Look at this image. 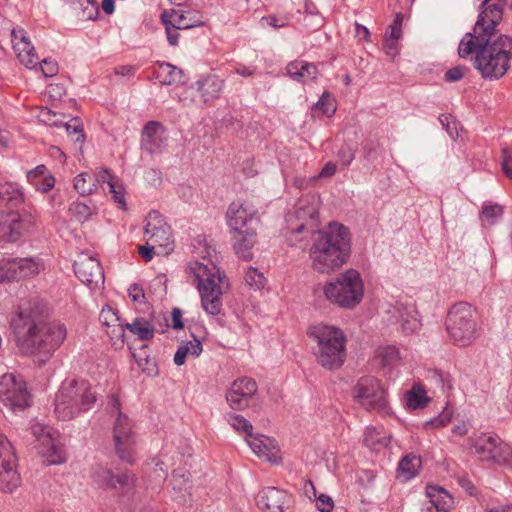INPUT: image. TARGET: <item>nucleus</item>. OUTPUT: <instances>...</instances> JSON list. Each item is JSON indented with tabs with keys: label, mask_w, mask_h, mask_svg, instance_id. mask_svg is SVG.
Instances as JSON below:
<instances>
[{
	"label": "nucleus",
	"mask_w": 512,
	"mask_h": 512,
	"mask_svg": "<svg viewBox=\"0 0 512 512\" xmlns=\"http://www.w3.org/2000/svg\"><path fill=\"white\" fill-rule=\"evenodd\" d=\"M502 21V9L493 5L482 10L473 27L458 46V55L474 57V67L486 80H499L510 69L512 36L500 33L496 27Z\"/></svg>",
	"instance_id": "1"
},
{
	"label": "nucleus",
	"mask_w": 512,
	"mask_h": 512,
	"mask_svg": "<svg viewBox=\"0 0 512 512\" xmlns=\"http://www.w3.org/2000/svg\"><path fill=\"white\" fill-rule=\"evenodd\" d=\"M16 346L40 364L48 362L67 338V328L59 320H50L39 306L21 309L12 320Z\"/></svg>",
	"instance_id": "2"
},
{
	"label": "nucleus",
	"mask_w": 512,
	"mask_h": 512,
	"mask_svg": "<svg viewBox=\"0 0 512 512\" xmlns=\"http://www.w3.org/2000/svg\"><path fill=\"white\" fill-rule=\"evenodd\" d=\"M309 256L312 268L319 273H330L344 265L351 254V235L342 224L332 222L311 234Z\"/></svg>",
	"instance_id": "3"
},
{
	"label": "nucleus",
	"mask_w": 512,
	"mask_h": 512,
	"mask_svg": "<svg viewBox=\"0 0 512 512\" xmlns=\"http://www.w3.org/2000/svg\"><path fill=\"white\" fill-rule=\"evenodd\" d=\"M97 393L86 380L66 379L54 400V412L60 420H71L92 409Z\"/></svg>",
	"instance_id": "4"
},
{
	"label": "nucleus",
	"mask_w": 512,
	"mask_h": 512,
	"mask_svg": "<svg viewBox=\"0 0 512 512\" xmlns=\"http://www.w3.org/2000/svg\"><path fill=\"white\" fill-rule=\"evenodd\" d=\"M307 334L317 344L314 354L322 367L334 370L343 365L346 337L341 329L320 323L309 327Z\"/></svg>",
	"instance_id": "5"
},
{
	"label": "nucleus",
	"mask_w": 512,
	"mask_h": 512,
	"mask_svg": "<svg viewBox=\"0 0 512 512\" xmlns=\"http://www.w3.org/2000/svg\"><path fill=\"white\" fill-rule=\"evenodd\" d=\"M188 271L194 276L203 309L210 315H219L222 310L221 296L225 275L211 262L207 264L198 261L190 262Z\"/></svg>",
	"instance_id": "6"
},
{
	"label": "nucleus",
	"mask_w": 512,
	"mask_h": 512,
	"mask_svg": "<svg viewBox=\"0 0 512 512\" xmlns=\"http://www.w3.org/2000/svg\"><path fill=\"white\" fill-rule=\"evenodd\" d=\"M287 240L291 246L301 249L306 247L303 239L315 233L319 226L318 200L313 195H305L298 199L294 211L286 216Z\"/></svg>",
	"instance_id": "7"
},
{
	"label": "nucleus",
	"mask_w": 512,
	"mask_h": 512,
	"mask_svg": "<svg viewBox=\"0 0 512 512\" xmlns=\"http://www.w3.org/2000/svg\"><path fill=\"white\" fill-rule=\"evenodd\" d=\"M323 291L330 302L341 308L351 309L361 302L364 285L360 273L355 269H348L340 273L334 281L326 283Z\"/></svg>",
	"instance_id": "8"
},
{
	"label": "nucleus",
	"mask_w": 512,
	"mask_h": 512,
	"mask_svg": "<svg viewBox=\"0 0 512 512\" xmlns=\"http://www.w3.org/2000/svg\"><path fill=\"white\" fill-rule=\"evenodd\" d=\"M476 311L466 303L459 302L451 307L446 319V329L451 339L462 345H469L476 334Z\"/></svg>",
	"instance_id": "9"
},
{
	"label": "nucleus",
	"mask_w": 512,
	"mask_h": 512,
	"mask_svg": "<svg viewBox=\"0 0 512 512\" xmlns=\"http://www.w3.org/2000/svg\"><path fill=\"white\" fill-rule=\"evenodd\" d=\"M0 402L12 412L23 411L30 405V394L20 375L5 373L0 376Z\"/></svg>",
	"instance_id": "10"
},
{
	"label": "nucleus",
	"mask_w": 512,
	"mask_h": 512,
	"mask_svg": "<svg viewBox=\"0 0 512 512\" xmlns=\"http://www.w3.org/2000/svg\"><path fill=\"white\" fill-rule=\"evenodd\" d=\"M353 395L369 411H384L388 404L382 384L372 376L360 378L353 388Z\"/></svg>",
	"instance_id": "11"
},
{
	"label": "nucleus",
	"mask_w": 512,
	"mask_h": 512,
	"mask_svg": "<svg viewBox=\"0 0 512 512\" xmlns=\"http://www.w3.org/2000/svg\"><path fill=\"white\" fill-rule=\"evenodd\" d=\"M17 457L8 438L0 433V490L10 493L20 484L16 471Z\"/></svg>",
	"instance_id": "12"
},
{
	"label": "nucleus",
	"mask_w": 512,
	"mask_h": 512,
	"mask_svg": "<svg viewBox=\"0 0 512 512\" xmlns=\"http://www.w3.org/2000/svg\"><path fill=\"white\" fill-rule=\"evenodd\" d=\"M145 236L147 244L158 246L162 253H168L174 248L170 226L157 211H151L146 219Z\"/></svg>",
	"instance_id": "13"
},
{
	"label": "nucleus",
	"mask_w": 512,
	"mask_h": 512,
	"mask_svg": "<svg viewBox=\"0 0 512 512\" xmlns=\"http://www.w3.org/2000/svg\"><path fill=\"white\" fill-rule=\"evenodd\" d=\"M113 438L117 455L122 460L131 463L136 444V434L130 419L123 413H119L116 417Z\"/></svg>",
	"instance_id": "14"
},
{
	"label": "nucleus",
	"mask_w": 512,
	"mask_h": 512,
	"mask_svg": "<svg viewBox=\"0 0 512 512\" xmlns=\"http://www.w3.org/2000/svg\"><path fill=\"white\" fill-rule=\"evenodd\" d=\"M42 264L33 258H15L0 262V282L28 278L40 273Z\"/></svg>",
	"instance_id": "15"
},
{
	"label": "nucleus",
	"mask_w": 512,
	"mask_h": 512,
	"mask_svg": "<svg viewBox=\"0 0 512 512\" xmlns=\"http://www.w3.org/2000/svg\"><path fill=\"white\" fill-rule=\"evenodd\" d=\"M93 482L104 490H130L134 486V477L128 472L115 474L111 469L96 466L92 469Z\"/></svg>",
	"instance_id": "16"
},
{
	"label": "nucleus",
	"mask_w": 512,
	"mask_h": 512,
	"mask_svg": "<svg viewBox=\"0 0 512 512\" xmlns=\"http://www.w3.org/2000/svg\"><path fill=\"white\" fill-rule=\"evenodd\" d=\"M73 267L77 278L91 289L104 284V272L99 260L95 257L82 254L75 260Z\"/></svg>",
	"instance_id": "17"
},
{
	"label": "nucleus",
	"mask_w": 512,
	"mask_h": 512,
	"mask_svg": "<svg viewBox=\"0 0 512 512\" xmlns=\"http://www.w3.org/2000/svg\"><path fill=\"white\" fill-rule=\"evenodd\" d=\"M258 390L254 379L243 377L236 379L226 393V400L233 410H243L249 405L250 399Z\"/></svg>",
	"instance_id": "18"
},
{
	"label": "nucleus",
	"mask_w": 512,
	"mask_h": 512,
	"mask_svg": "<svg viewBox=\"0 0 512 512\" xmlns=\"http://www.w3.org/2000/svg\"><path fill=\"white\" fill-rule=\"evenodd\" d=\"M10 36L13 50L19 61L28 69L36 68L40 60L35 53L34 46L31 44L26 31L22 28H12Z\"/></svg>",
	"instance_id": "19"
},
{
	"label": "nucleus",
	"mask_w": 512,
	"mask_h": 512,
	"mask_svg": "<svg viewBox=\"0 0 512 512\" xmlns=\"http://www.w3.org/2000/svg\"><path fill=\"white\" fill-rule=\"evenodd\" d=\"M167 140L165 127L157 121H149L143 128L141 148L149 154L161 153Z\"/></svg>",
	"instance_id": "20"
},
{
	"label": "nucleus",
	"mask_w": 512,
	"mask_h": 512,
	"mask_svg": "<svg viewBox=\"0 0 512 512\" xmlns=\"http://www.w3.org/2000/svg\"><path fill=\"white\" fill-rule=\"evenodd\" d=\"M255 214L256 212L245 203L232 202L226 212L227 225L230 228V232L254 228L252 224L257 221Z\"/></svg>",
	"instance_id": "21"
},
{
	"label": "nucleus",
	"mask_w": 512,
	"mask_h": 512,
	"mask_svg": "<svg viewBox=\"0 0 512 512\" xmlns=\"http://www.w3.org/2000/svg\"><path fill=\"white\" fill-rule=\"evenodd\" d=\"M390 313L391 319L400 325L401 331L406 335L416 332L421 326L413 303L398 302L392 307Z\"/></svg>",
	"instance_id": "22"
},
{
	"label": "nucleus",
	"mask_w": 512,
	"mask_h": 512,
	"mask_svg": "<svg viewBox=\"0 0 512 512\" xmlns=\"http://www.w3.org/2000/svg\"><path fill=\"white\" fill-rule=\"evenodd\" d=\"M290 504V495L276 487H266L257 496V505L266 512H284Z\"/></svg>",
	"instance_id": "23"
},
{
	"label": "nucleus",
	"mask_w": 512,
	"mask_h": 512,
	"mask_svg": "<svg viewBox=\"0 0 512 512\" xmlns=\"http://www.w3.org/2000/svg\"><path fill=\"white\" fill-rule=\"evenodd\" d=\"M25 231L24 220L16 211L0 212V240L13 243L18 241Z\"/></svg>",
	"instance_id": "24"
},
{
	"label": "nucleus",
	"mask_w": 512,
	"mask_h": 512,
	"mask_svg": "<svg viewBox=\"0 0 512 512\" xmlns=\"http://www.w3.org/2000/svg\"><path fill=\"white\" fill-rule=\"evenodd\" d=\"M423 512H451L453 497L442 487L427 485Z\"/></svg>",
	"instance_id": "25"
},
{
	"label": "nucleus",
	"mask_w": 512,
	"mask_h": 512,
	"mask_svg": "<svg viewBox=\"0 0 512 512\" xmlns=\"http://www.w3.org/2000/svg\"><path fill=\"white\" fill-rule=\"evenodd\" d=\"M230 234L236 255L245 261H250L253 258L252 249L257 242L256 228H246Z\"/></svg>",
	"instance_id": "26"
},
{
	"label": "nucleus",
	"mask_w": 512,
	"mask_h": 512,
	"mask_svg": "<svg viewBox=\"0 0 512 512\" xmlns=\"http://www.w3.org/2000/svg\"><path fill=\"white\" fill-rule=\"evenodd\" d=\"M225 82L216 74H207L195 83L196 89L204 103L214 102L221 96Z\"/></svg>",
	"instance_id": "27"
},
{
	"label": "nucleus",
	"mask_w": 512,
	"mask_h": 512,
	"mask_svg": "<svg viewBox=\"0 0 512 512\" xmlns=\"http://www.w3.org/2000/svg\"><path fill=\"white\" fill-rule=\"evenodd\" d=\"M247 444L253 452L259 457L269 462H274L277 458L278 448L275 441L265 435H250L247 439Z\"/></svg>",
	"instance_id": "28"
},
{
	"label": "nucleus",
	"mask_w": 512,
	"mask_h": 512,
	"mask_svg": "<svg viewBox=\"0 0 512 512\" xmlns=\"http://www.w3.org/2000/svg\"><path fill=\"white\" fill-rule=\"evenodd\" d=\"M286 73L292 80L300 83L313 81L319 76L317 66L303 60H294L288 63Z\"/></svg>",
	"instance_id": "29"
},
{
	"label": "nucleus",
	"mask_w": 512,
	"mask_h": 512,
	"mask_svg": "<svg viewBox=\"0 0 512 512\" xmlns=\"http://www.w3.org/2000/svg\"><path fill=\"white\" fill-rule=\"evenodd\" d=\"M26 178L35 190L41 193H47L55 186V178L44 164L27 171Z\"/></svg>",
	"instance_id": "30"
},
{
	"label": "nucleus",
	"mask_w": 512,
	"mask_h": 512,
	"mask_svg": "<svg viewBox=\"0 0 512 512\" xmlns=\"http://www.w3.org/2000/svg\"><path fill=\"white\" fill-rule=\"evenodd\" d=\"M39 453L42 455L47 465H58L66 461V455L63 449L58 446L50 436L41 437Z\"/></svg>",
	"instance_id": "31"
},
{
	"label": "nucleus",
	"mask_w": 512,
	"mask_h": 512,
	"mask_svg": "<svg viewBox=\"0 0 512 512\" xmlns=\"http://www.w3.org/2000/svg\"><path fill=\"white\" fill-rule=\"evenodd\" d=\"M156 78L165 86L184 84V72L168 62H157Z\"/></svg>",
	"instance_id": "32"
},
{
	"label": "nucleus",
	"mask_w": 512,
	"mask_h": 512,
	"mask_svg": "<svg viewBox=\"0 0 512 512\" xmlns=\"http://www.w3.org/2000/svg\"><path fill=\"white\" fill-rule=\"evenodd\" d=\"M162 13H167L168 19L184 30L204 25V21L197 12H182L170 9L165 10Z\"/></svg>",
	"instance_id": "33"
},
{
	"label": "nucleus",
	"mask_w": 512,
	"mask_h": 512,
	"mask_svg": "<svg viewBox=\"0 0 512 512\" xmlns=\"http://www.w3.org/2000/svg\"><path fill=\"white\" fill-rule=\"evenodd\" d=\"M363 442L371 450L379 451L381 448L388 446L390 435L383 428L368 427Z\"/></svg>",
	"instance_id": "34"
},
{
	"label": "nucleus",
	"mask_w": 512,
	"mask_h": 512,
	"mask_svg": "<svg viewBox=\"0 0 512 512\" xmlns=\"http://www.w3.org/2000/svg\"><path fill=\"white\" fill-rule=\"evenodd\" d=\"M24 201L23 190L15 184L6 183L0 187V202L13 209Z\"/></svg>",
	"instance_id": "35"
},
{
	"label": "nucleus",
	"mask_w": 512,
	"mask_h": 512,
	"mask_svg": "<svg viewBox=\"0 0 512 512\" xmlns=\"http://www.w3.org/2000/svg\"><path fill=\"white\" fill-rule=\"evenodd\" d=\"M495 443H498L497 435L483 434L471 439V444L475 449V453L479 455L483 461H489V458L492 457L491 451L496 447Z\"/></svg>",
	"instance_id": "36"
},
{
	"label": "nucleus",
	"mask_w": 512,
	"mask_h": 512,
	"mask_svg": "<svg viewBox=\"0 0 512 512\" xmlns=\"http://www.w3.org/2000/svg\"><path fill=\"white\" fill-rule=\"evenodd\" d=\"M126 329L138 340L148 341L154 337V326L143 317H136L131 323H125Z\"/></svg>",
	"instance_id": "37"
},
{
	"label": "nucleus",
	"mask_w": 512,
	"mask_h": 512,
	"mask_svg": "<svg viewBox=\"0 0 512 512\" xmlns=\"http://www.w3.org/2000/svg\"><path fill=\"white\" fill-rule=\"evenodd\" d=\"M496 447L491 451L492 454L488 462H492L506 468L512 469V447L503 442L498 437V443H495Z\"/></svg>",
	"instance_id": "38"
},
{
	"label": "nucleus",
	"mask_w": 512,
	"mask_h": 512,
	"mask_svg": "<svg viewBox=\"0 0 512 512\" xmlns=\"http://www.w3.org/2000/svg\"><path fill=\"white\" fill-rule=\"evenodd\" d=\"M304 492L310 498L316 499V507L320 512H331L334 508L333 499L326 494H319L317 496L316 489L311 480H307L304 484Z\"/></svg>",
	"instance_id": "39"
},
{
	"label": "nucleus",
	"mask_w": 512,
	"mask_h": 512,
	"mask_svg": "<svg viewBox=\"0 0 512 512\" xmlns=\"http://www.w3.org/2000/svg\"><path fill=\"white\" fill-rule=\"evenodd\" d=\"M376 358L382 367H393L400 361V353L397 347L388 345L376 350Z\"/></svg>",
	"instance_id": "40"
},
{
	"label": "nucleus",
	"mask_w": 512,
	"mask_h": 512,
	"mask_svg": "<svg viewBox=\"0 0 512 512\" xmlns=\"http://www.w3.org/2000/svg\"><path fill=\"white\" fill-rule=\"evenodd\" d=\"M420 467V457L415 455H407L399 462L398 471L404 477V479L409 480L416 476Z\"/></svg>",
	"instance_id": "41"
},
{
	"label": "nucleus",
	"mask_w": 512,
	"mask_h": 512,
	"mask_svg": "<svg viewBox=\"0 0 512 512\" xmlns=\"http://www.w3.org/2000/svg\"><path fill=\"white\" fill-rule=\"evenodd\" d=\"M74 188L82 196L90 195L97 190L94 176L83 172L74 178Z\"/></svg>",
	"instance_id": "42"
},
{
	"label": "nucleus",
	"mask_w": 512,
	"mask_h": 512,
	"mask_svg": "<svg viewBox=\"0 0 512 512\" xmlns=\"http://www.w3.org/2000/svg\"><path fill=\"white\" fill-rule=\"evenodd\" d=\"M429 402L428 397L426 396L425 390L420 387L414 386L410 391L406 393V403L407 406L412 409L423 408Z\"/></svg>",
	"instance_id": "43"
},
{
	"label": "nucleus",
	"mask_w": 512,
	"mask_h": 512,
	"mask_svg": "<svg viewBox=\"0 0 512 512\" xmlns=\"http://www.w3.org/2000/svg\"><path fill=\"white\" fill-rule=\"evenodd\" d=\"M503 213L504 208L499 204L484 205L480 213V219L489 226H492L502 217Z\"/></svg>",
	"instance_id": "44"
},
{
	"label": "nucleus",
	"mask_w": 512,
	"mask_h": 512,
	"mask_svg": "<svg viewBox=\"0 0 512 512\" xmlns=\"http://www.w3.org/2000/svg\"><path fill=\"white\" fill-rule=\"evenodd\" d=\"M160 19L165 27L166 37L169 45L177 46L179 44L180 38V34L178 31L182 29L168 19L167 13H161Z\"/></svg>",
	"instance_id": "45"
},
{
	"label": "nucleus",
	"mask_w": 512,
	"mask_h": 512,
	"mask_svg": "<svg viewBox=\"0 0 512 512\" xmlns=\"http://www.w3.org/2000/svg\"><path fill=\"white\" fill-rule=\"evenodd\" d=\"M227 421L237 432L244 433L246 439L253 434L252 424L242 415L228 414Z\"/></svg>",
	"instance_id": "46"
},
{
	"label": "nucleus",
	"mask_w": 512,
	"mask_h": 512,
	"mask_svg": "<svg viewBox=\"0 0 512 512\" xmlns=\"http://www.w3.org/2000/svg\"><path fill=\"white\" fill-rule=\"evenodd\" d=\"M76 4L81 8L79 17L82 20H93L98 15V4L95 0H77Z\"/></svg>",
	"instance_id": "47"
},
{
	"label": "nucleus",
	"mask_w": 512,
	"mask_h": 512,
	"mask_svg": "<svg viewBox=\"0 0 512 512\" xmlns=\"http://www.w3.org/2000/svg\"><path fill=\"white\" fill-rule=\"evenodd\" d=\"M69 213L79 222H85L93 214L92 208L83 202H73L69 207Z\"/></svg>",
	"instance_id": "48"
},
{
	"label": "nucleus",
	"mask_w": 512,
	"mask_h": 512,
	"mask_svg": "<svg viewBox=\"0 0 512 512\" xmlns=\"http://www.w3.org/2000/svg\"><path fill=\"white\" fill-rule=\"evenodd\" d=\"M64 128L68 136L71 137L72 141L75 143H83L85 140V135L83 131V125L79 122L77 118H74L69 123H65Z\"/></svg>",
	"instance_id": "49"
},
{
	"label": "nucleus",
	"mask_w": 512,
	"mask_h": 512,
	"mask_svg": "<svg viewBox=\"0 0 512 512\" xmlns=\"http://www.w3.org/2000/svg\"><path fill=\"white\" fill-rule=\"evenodd\" d=\"M290 21V17L286 13H276L261 18L262 26L268 25L274 29L286 27Z\"/></svg>",
	"instance_id": "50"
},
{
	"label": "nucleus",
	"mask_w": 512,
	"mask_h": 512,
	"mask_svg": "<svg viewBox=\"0 0 512 512\" xmlns=\"http://www.w3.org/2000/svg\"><path fill=\"white\" fill-rule=\"evenodd\" d=\"M245 281L250 287L254 289H261L264 287L266 279L263 273L250 266L245 271Z\"/></svg>",
	"instance_id": "51"
},
{
	"label": "nucleus",
	"mask_w": 512,
	"mask_h": 512,
	"mask_svg": "<svg viewBox=\"0 0 512 512\" xmlns=\"http://www.w3.org/2000/svg\"><path fill=\"white\" fill-rule=\"evenodd\" d=\"M320 110L326 116H332L336 111V106L332 95L325 91L315 105L314 111Z\"/></svg>",
	"instance_id": "52"
},
{
	"label": "nucleus",
	"mask_w": 512,
	"mask_h": 512,
	"mask_svg": "<svg viewBox=\"0 0 512 512\" xmlns=\"http://www.w3.org/2000/svg\"><path fill=\"white\" fill-rule=\"evenodd\" d=\"M431 381L441 389V391L447 392L452 389V379L448 373L434 370L431 374Z\"/></svg>",
	"instance_id": "53"
},
{
	"label": "nucleus",
	"mask_w": 512,
	"mask_h": 512,
	"mask_svg": "<svg viewBox=\"0 0 512 512\" xmlns=\"http://www.w3.org/2000/svg\"><path fill=\"white\" fill-rule=\"evenodd\" d=\"M402 22H403V15L401 13H397L395 15V18L390 24L386 31L384 38L386 39H393V40H400L402 37Z\"/></svg>",
	"instance_id": "54"
},
{
	"label": "nucleus",
	"mask_w": 512,
	"mask_h": 512,
	"mask_svg": "<svg viewBox=\"0 0 512 512\" xmlns=\"http://www.w3.org/2000/svg\"><path fill=\"white\" fill-rule=\"evenodd\" d=\"M337 158L340 164L347 168L355 158L354 148L350 144H343L337 152Z\"/></svg>",
	"instance_id": "55"
},
{
	"label": "nucleus",
	"mask_w": 512,
	"mask_h": 512,
	"mask_svg": "<svg viewBox=\"0 0 512 512\" xmlns=\"http://www.w3.org/2000/svg\"><path fill=\"white\" fill-rule=\"evenodd\" d=\"M109 328L110 330L107 333L111 340H113L114 345L119 344L122 346L125 342V323L120 321Z\"/></svg>",
	"instance_id": "56"
},
{
	"label": "nucleus",
	"mask_w": 512,
	"mask_h": 512,
	"mask_svg": "<svg viewBox=\"0 0 512 512\" xmlns=\"http://www.w3.org/2000/svg\"><path fill=\"white\" fill-rule=\"evenodd\" d=\"M99 320L102 323V325L107 327H111L121 321L117 314V311L111 307H106L101 310Z\"/></svg>",
	"instance_id": "57"
},
{
	"label": "nucleus",
	"mask_w": 512,
	"mask_h": 512,
	"mask_svg": "<svg viewBox=\"0 0 512 512\" xmlns=\"http://www.w3.org/2000/svg\"><path fill=\"white\" fill-rule=\"evenodd\" d=\"M132 356L143 372L149 375L157 374V365L153 359L149 358V356L142 358L138 357L135 353H132Z\"/></svg>",
	"instance_id": "58"
},
{
	"label": "nucleus",
	"mask_w": 512,
	"mask_h": 512,
	"mask_svg": "<svg viewBox=\"0 0 512 512\" xmlns=\"http://www.w3.org/2000/svg\"><path fill=\"white\" fill-rule=\"evenodd\" d=\"M379 144L377 141L367 139L362 143L363 156L367 161H373L378 156Z\"/></svg>",
	"instance_id": "59"
},
{
	"label": "nucleus",
	"mask_w": 512,
	"mask_h": 512,
	"mask_svg": "<svg viewBox=\"0 0 512 512\" xmlns=\"http://www.w3.org/2000/svg\"><path fill=\"white\" fill-rule=\"evenodd\" d=\"M439 121H440L441 125L443 126V128L448 133V135L452 139H456L458 136V132H457V125H456V122L454 121L453 117L449 114H442L439 116Z\"/></svg>",
	"instance_id": "60"
},
{
	"label": "nucleus",
	"mask_w": 512,
	"mask_h": 512,
	"mask_svg": "<svg viewBox=\"0 0 512 512\" xmlns=\"http://www.w3.org/2000/svg\"><path fill=\"white\" fill-rule=\"evenodd\" d=\"M383 50L385 54L394 61L399 55V40L386 39L384 38Z\"/></svg>",
	"instance_id": "61"
},
{
	"label": "nucleus",
	"mask_w": 512,
	"mask_h": 512,
	"mask_svg": "<svg viewBox=\"0 0 512 512\" xmlns=\"http://www.w3.org/2000/svg\"><path fill=\"white\" fill-rule=\"evenodd\" d=\"M467 68L465 66H455L451 69L447 70L444 74V80L446 82H456L461 80L464 75Z\"/></svg>",
	"instance_id": "62"
},
{
	"label": "nucleus",
	"mask_w": 512,
	"mask_h": 512,
	"mask_svg": "<svg viewBox=\"0 0 512 512\" xmlns=\"http://www.w3.org/2000/svg\"><path fill=\"white\" fill-rule=\"evenodd\" d=\"M109 192L112 194V198L115 203L119 204L121 207H125V196L123 192V187L118 181L114 184H110Z\"/></svg>",
	"instance_id": "63"
},
{
	"label": "nucleus",
	"mask_w": 512,
	"mask_h": 512,
	"mask_svg": "<svg viewBox=\"0 0 512 512\" xmlns=\"http://www.w3.org/2000/svg\"><path fill=\"white\" fill-rule=\"evenodd\" d=\"M96 185L98 183H107L108 188L110 184H114L118 181L117 177L114 176L109 169H102L98 171L94 177Z\"/></svg>",
	"instance_id": "64"
}]
</instances>
